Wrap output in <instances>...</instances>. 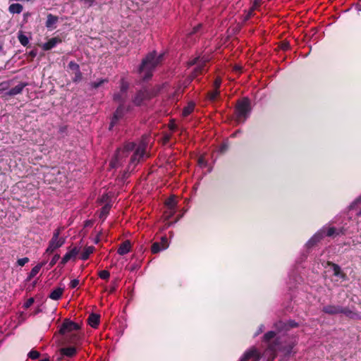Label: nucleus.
Here are the masks:
<instances>
[{"label":"nucleus","mask_w":361,"mask_h":361,"mask_svg":"<svg viewBox=\"0 0 361 361\" xmlns=\"http://www.w3.org/2000/svg\"><path fill=\"white\" fill-rule=\"evenodd\" d=\"M164 54L157 56L155 51L149 53L142 61L138 68V73L143 81L149 80L156 67L163 61Z\"/></svg>","instance_id":"obj_1"},{"label":"nucleus","mask_w":361,"mask_h":361,"mask_svg":"<svg viewBox=\"0 0 361 361\" xmlns=\"http://www.w3.org/2000/svg\"><path fill=\"white\" fill-rule=\"evenodd\" d=\"M252 111L251 102L248 97L237 100L235 106V118L239 123H243L250 117Z\"/></svg>","instance_id":"obj_2"},{"label":"nucleus","mask_w":361,"mask_h":361,"mask_svg":"<svg viewBox=\"0 0 361 361\" xmlns=\"http://www.w3.org/2000/svg\"><path fill=\"white\" fill-rule=\"evenodd\" d=\"M322 311L331 316L341 314L350 319H357L359 318V314L348 306L343 307L338 305L329 304L323 306Z\"/></svg>","instance_id":"obj_3"},{"label":"nucleus","mask_w":361,"mask_h":361,"mask_svg":"<svg viewBox=\"0 0 361 361\" xmlns=\"http://www.w3.org/2000/svg\"><path fill=\"white\" fill-rule=\"evenodd\" d=\"M136 145L134 142H128L125 144L123 148H118L111 161L110 165L112 168H117L121 166L123 160L127 157L130 152L135 149Z\"/></svg>","instance_id":"obj_4"},{"label":"nucleus","mask_w":361,"mask_h":361,"mask_svg":"<svg viewBox=\"0 0 361 361\" xmlns=\"http://www.w3.org/2000/svg\"><path fill=\"white\" fill-rule=\"evenodd\" d=\"M276 334L274 331H269L267 332L264 336L262 341L267 343V349L270 350L274 354L276 353V351L282 350L283 346L280 341L279 338H276ZM276 355H274L273 358H274Z\"/></svg>","instance_id":"obj_5"},{"label":"nucleus","mask_w":361,"mask_h":361,"mask_svg":"<svg viewBox=\"0 0 361 361\" xmlns=\"http://www.w3.org/2000/svg\"><path fill=\"white\" fill-rule=\"evenodd\" d=\"M61 233V228H58L54 231L53 235L50 241L49 242V245L45 251L47 254L53 253L56 249L62 247L65 242V238H59Z\"/></svg>","instance_id":"obj_6"},{"label":"nucleus","mask_w":361,"mask_h":361,"mask_svg":"<svg viewBox=\"0 0 361 361\" xmlns=\"http://www.w3.org/2000/svg\"><path fill=\"white\" fill-rule=\"evenodd\" d=\"M130 106L126 107L124 104H120L114 111L113 116L111 120V123L109 127V130H111L112 128L117 124L119 120H121L125 115L126 111L130 110Z\"/></svg>","instance_id":"obj_7"},{"label":"nucleus","mask_w":361,"mask_h":361,"mask_svg":"<svg viewBox=\"0 0 361 361\" xmlns=\"http://www.w3.org/2000/svg\"><path fill=\"white\" fill-rule=\"evenodd\" d=\"M79 329H80L79 324L66 319L62 323L59 332L61 335H65L66 333H72L73 331H78Z\"/></svg>","instance_id":"obj_8"},{"label":"nucleus","mask_w":361,"mask_h":361,"mask_svg":"<svg viewBox=\"0 0 361 361\" xmlns=\"http://www.w3.org/2000/svg\"><path fill=\"white\" fill-rule=\"evenodd\" d=\"M68 68L73 72L74 76L72 78V81L74 83L80 82L82 79V73L80 71V66L74 61H71L68 64Z\"/></svg>","instance_id":"obj_9"},{"label":"nucleus","mask_w":361,"mask_h":361,"mask_svg":"<svg viewBox=\"0 0 361 361\" xmlns=\"http://www.w3.org/2000/svg\"><path fill=\"white\" fill-rule=\"evenodd\" d=\"M135 152L131 156L130 159V163L128 164V169H130L133 166V169L137 164L140 161V159L143 157L145 149L143 146H139L136 149L135 148Z\"/></svg>","instance_id":"obj_10"},{"label":"nucleus","mask_w":361,"mask_h":361,"mask_svg":"<svg viewBox=\"0 0 361 361\" xmlns=\"http://www.w3.org/2000/svg\"><path fill=\"white\" fill-rule=\"evenodd\" d=\"M148 100L149 99L144 87L138 90L132 98V102L136 106H140L143 105L144 102Z\"/></svg>","instance_id":"obj_11"},{"label":"nucleus","mask_w":361,"mask_h":361,"mask_svg":"<svg viewBox=\"0 0 361 361\" xmlns=\"http://www.w3.org/2000/svg\"><path fill=\"white\" fill-rule=\"evenodd\" d=\"M319 231H322L324 237H336L344 234V229L343 228L337 229L334 226H323Z\"/></svg>","instance_id":"obj_12"},{"label":"nucleus","mask_w":361,"mask_h":361,"mask_svg":"<svg viewBox=\"0 0 361 361\" xmlns=\"http://www.w3.org/2000/svg\"><path fill=\"white\" fill-rule=\"evenodd\" d=\"M260 355L256 348L246 351L240 358V361H259Z\"/></svg>","instance_id":"obj_13"},{"label":"nucleus","mask_w":361,"mask_h":361,"mask_svg":"<svg viewBox=\"0 0 361 361\" xmlns=\"http://www.w3.org/2000/svg\"><path fill=\"white\" fill-rule=\"evenodd\" d=\"M168 239L166 237H161V242H155L152 245L151 252L153 254H157L160 251L165 250L168 247Z\"/></svg>","instance_id":"obj_14"},{"label":"nucleus","mask_w":361,"mask_h":361,"mask_svg":"<svg viewBox=\"0 0 361 361\" xmlns=\"http://www.w3.org/2000/svg\"><path fill=\"white\" fill-rule=\"evenodd\" d=\"M78 253L79 249L77 247H74L62 257L59 267H63L69 260L75 258Z\"/></svg>","instance_id":"obj_15"},{"label":"nucleus","mask_w":361,"mask_h":361,"mask_svg":"<svg viewBox=\"0 0 361 361\" xmlns=\"http://www.w3.org/2000/svg\"><path fill=\"white\" fill-rule=\"evenodd\" d=\"M324 238L322 231H318L306 243L308 249L316 246Z\"/></svg>","instance_id":"obj_16"},{"label":"nucleus","mask_w":361,"mask_h":361,"mask_svg":"<svg viewBox=\"0 0 361 361\" xmlns=\"http://www.w3.org/2000/svg\"><path fill=\"white\" fill-rule=\"evenodd\" d=\"M27 85V82H20L14 87L10 89L8 91L5 92V97H13L17 94H21L23 89Z\"/></svg>","instance_id":"obj_17"},{"label":"nucleus","mask_w":361,"mask_h":361,"mask_svg":"<svg viewBox=\"0 0 361 361\" xmlns=\"http://www.w3.org/2000/svg\"><path fill=\"white\" fill-rule=\"evenodd\" d=\"M62 42V39L59 37H54L49 39L47 42L44 43L42 46L44 51H49L55 47L58 44Z\"/></svg>","instance_id":"obj_18"},{"label":"nucleus","mask_w":361,"mask_h":361,"mask_svg":"<svg viewBox=\"0 0 361 361\" xmlns=\"http://www.w3.org/2000/svg\"><path fill=\"white\" fill-rule=\"evenodd\" d=\"M176 204H177V202H176V198H175L174 196H170L166 200L165 204L168 207V209H169V214L167 218L171 217L176 212L175 209H176Z\"/></svg>","instance_id":"obj_19"},{"label":"nucleus","mask_w":361,"mask_h":361,"mask_svg":"<svg viewBox=\"0 0 361 361\" xmlns=\"http://www.w3.org/2000/svg\"><path fill=\"white\" fill-rule=\"evenodd\" d=\"M206 63H207V61L204 60L203 61H201L200 63H198L197 67H195L194 68L193 71L192 72V73H191V75L190 76L191 80H194L198 75H200L203 73V71L204 70V66L206 65Z\"/></svg>","instance_id":"obj_20"},{"label":"nucleus","mask_w":361,"mask_h":361,"mask_svg":"<svg viewBox=\"0 0 361 361\" xmlns=\"http://www.w3.org/2000/svg\"><path fill=\"white\" fill-rule=\"evenodd\" d=\"M58 20H59L58 16H54L51 13H49L47 16V21H46L45 25L48 29H51V30L54 29V28H56L55 25L58 22Z\"/></svg>","instance_id":"obj_21"},{"label":"nucleus","mask_w":361,"mask_h":361,"mask_svg":"<svg viewBox=\"0 0 361 361\" xmlns=\"http://www.w3.org/2000/svg\"><path fill=\"white\" fill-rule=\"evenodd\" d=\"M131 244L129 240L123 242L118 248L117 252L120 255H124L130 251Z\"/></svg>","instance_id":"obj_22"},{"label":"nucleus","mask_w":361,"mask_h":361,"mask_svg":"<svg viewBox=\"0 0 361 361\" xmlns=\"http://www.w3.org/2000/svg\"><path fill=\"white\" fill-rule=\"evenodd\" d=\"M144 88L145 89V91L147 93V97L149 100L157 96L161 90V87L159 85H157L152 87H145Z\"/></svg>","instance_id":"obj_23"},{"label":"nucleus","mask_w":361,"mask_h":361,"mask_svg":"<svg viewBox=\"0 0 361 361\" xmlns=\"http://www.w3.org/2000/svg\"><path fill=\"white\" fill-rule=\"evenodd\" d=\"M100 316L97 314L92 313L88 317V324L92 328H97L99 324Z\"/></svg>","instance_id":"obj_24"},{"label":"nucleus","mask_w":361,"mask_h":361,"mask_svg":"<svg viewBox=\"0 0 361 361\" xmlns=\"http://www.w3.org/2000/svg\"><path fill=\"white\" fill-rule=\"evenodd\" d=\"M66 341L71 344H78L80 340V336L78 333H70L65 337Z\"/></svg>","instance_id":"obj_25"},{"label":"nucleus","mask_w":361,"mask_h":361,"mask_svg":"<svg viewBox=\"0 0 361 361\" xmlns=\"http://www.w3.org/2000/svg\"><path fill=\"white\" fill-rule=\"evenodd\" d=\"M328 265L332 267L334 276H340L342 279L345 278V274L342 272L341 267L337 264L328 262Z\"/></svg>","instance_id":"obj_26"},{"label":"nucleus","mask_w":361,"mask_h":361,"mask_svg":"<svg viewBox=\"0 0 361 361\" xmlns=\"http://www.w3.org/2000/svg\"><path fill=\"white\" fill-rule=\"evenodd\" d=\"M60 352L62 355H66L67 357H71L76 354L77 350L75 347L71 346L68 348H61Z\"/></svg>","instance_id":"obj_27"},{"label":"nucleus","mask_w":361,"mask_h":361,"mask_svg":"<svg viewBox=\"0 0 361 361\" xmlns=\"http://www.w3.org/2000/svg\"><path fill=\"white\" fill-rule=\"evenodd\" d=\"M280 326L286 331H288L290 329L296 328L298 326V324L294 320H289L286 323L280 322L279 323Z\"/></svg>","instance_id":"obj_28"},{"label":"nucleus","mask_w":361,"mask_h":361,"mask_svg":"<svg viewBox=\"0 0 361 361\" xmlns=\"http://www.w3.org/2000/svg\"><path fill=\"white\" fill-rule=\"evenodd\" d=\"M220 96V90H213L207 93V98L211 102H216Z\"/></svg>","instance_id":"obj_29"},{"label":"nucleus","mask_w":361,"mask_h":361,"mask_svg":"<svg viewBox=\"0 0 361 361\" xmlns=\"http://www.w3.org/2000/svg\"><path fill=\"white\" fill-rule=\"evenodd\" d=\"M63 293V288H56L51 292L49 297L52 300H58L61 298Z\"/></svg>","instance_id":"obj_30"},{"label":"nucleus","mask_w":361,"mask_h":361,"mask_svg":"<svg viewBox=\"0 0 361 361\" xmlns=\"http://www.w3.org/2000/svg\"><path fill=\"white\" fill-rule=\"evenodd\" d=\"M23 6L18 3L12 4L8 7V11L11 13L15 14V13H20L23 11Z\"/></svg>","instance_id":"obj_31"},{"label":"nucleus","mask_w":361,"mask_h":361,"mask_svg":"<svg viewBox=\"0 0 361 361\" xmlns=\"http://www.w3.org/2000/svg\"><path fill=\"white\" fill-rule=\"evenodd\" d=\"M111 204H106L105 205H104L101 210H100V212H99V219H101L102 220V221H104L106 216H108L109 213V211L111 209Z\"/></svg>","instance_id":"obj_32"},{"label":"nucleus","mask_w":361,"mask_h":361,"mask_svg":"<svg viewBox=\"0 0 361 361\" xmlns=\"http://www.w3.org/2000/svg\"><path fill=\"white\" fill-rule=\"evenodd\" d=\"M94 251V247L88 246L85 247L83 252L81 253L80 259L82 260H87L90 255Z\"/></svg>","instance_id":"obj_33"},{"label":"nucleus","mask_w":361,"mask_h":361,"mask_svg":"<svg viewBox=\"0 0 361 361\" xmlns=\"http://www.w3.org/2000/svg\"><path fill=\"white\" fill-rule=\"evenodd\" d=\"M195 109V104L193 102H189L186 106H185L182 111L183 117L189 116Z\"/></svg>","instance_id":"obj_34"},{"label":"nucleus","mask_w":361,"mask_h":361,"mask_svg":"<svg viewBox=\"0 0 361 361\" xmlns=\"http://www.w3.org/2000/svg\"><path fill=\"white\" fill-rule=\"evenodd\" d=\"M42 267L43 264H37L35 267H34L29 273L27 280H31L32 278H34L39 273Z\"/></svg>","instance_id":"obj_35"},{"label":"nucleus","mask_w":361,"mask_h":361,"mask_svg":"<svg viewBox=\"0 0 361 361\" xmlns=\"http://www.w3.org/2000/svg\"><path fill=\"white\" fill-rule=\"evenodd\" d=\"M18 39L20 43L24 47H26L29 44L28 37L25 36L22 32L18 33Z\"/></svg>","instance_id":"obj_36"},{"label":"nucleus","mask_w":361,"mask_h":361,"mask_svg":"<svg viewBox=\"0 0 361 361\" xmlns=\"http://www.w3.org/2000/svg\"><path fill=\"white\" fill-rule=\"evenodd\" d=\"M125 99L126 95L120 92L114 94V100L115 102H119L120 104H124Z\"/></svg>","instance_id":"obj_37"},{"label":"nucleus","mask_w":361,"mask_h":361,"mask_svg":"<svg viewBox=\"0 0 361 361\" xmlns=\"http://www.w3.org/2000/svg\"><path fill=\"white\" fill-rule=\"evenodd\" d=\"M98 276L103 280H109L110 277V272L108 270H101L98 272Z\"/></svg>","instance_id":"obj_38"},{"label":"nucleus","mask_w":361,"mask_h":361,"mask_svg":"<svg viewBox=\"0 0 361 361\" xmlns=\"http://www.w3.org/2000/svg\"><path fill=\"white\" fill-rule=\"evenodd\" d=\"M128 89V83L125 82L123 80H121V87H120V92L126 94L127 90Z\"/></svg>","instance_id":"obj_39"},{"label":"nucleus","mask_w":361,"mask_h":361,"mask_svg":"<svg viewBox=\"0 0 361 361\" xmlns=\"http://www.w3.org/2000/svg\"><path fill=\"white\" fill-rule=\"evenodd\" d=\"M221 82H222L221 78L219 76L216 77L213 83L214 89L219 90V88L221 85Z\"/></svg>","instance_id":"obj_40"},{"label":"nucleus","mask_w":361,"mask_h":361,"mask_svg":"<svg viewBox=\"0 0 361 361\" xmlns=\"http://www.w3.org/2000/svg\"><path fill=\"white\" fill-rule=\"evenodd\" d=\"M60 259V255L56 254L52 257L51 260L49 262V268L53 267L57 262V261Z\"/></svg>","instance_id":"obj_41"},{"label":"nucleus","mask_w":361,"mask_h":361,"mask_svg":"<svg viewBox=\"0 0 361 361\" xmlns=\"http://www.w3.org/2000/svg\"><path fill=\"white\" fill-rule=\"evenodd\" d=\"M40 355V353L37 351V350H31L29 353H28V357L32 359V360H36L37 359Z\"/></svg>","instance_id":"obj_42"},{"label":"nucleus","mask_w":361,"mask_h":361,"mask_svg":"<svg viewBox=\"0 0 361 361\" xmlns=\"http://www.w3.org/2000/svg\"><path fill=\"white\" fill-rule=\"evenodd\" d=\"M204 60H202L200 59V57H196V58H194L192 59V60H190L188 62V65L189 66H194V65H198V63H200L201 61H203Z\"/></svg>","instance_id":"obj_43"},{"label":"nucleus","mask_w":361,"mask_h":361,"mask_svg":"<svg viewBox=\"0 0 361 361\" xmlns=\"http://www.w3.org/2000/svg\"><path fill=\"white\" fill-rule=\"evenodd\" d=\"M108 80L106 79H101L99 81H95L92 83V87L97 89L99 87L102 85H103L104 82H106Z\"/></svg>","instance_id":"obj_44"},{"label":"nucleus","mask_w":361,"mask_h":361,"mask_svg":"<svg viewBox=\"0 0 361 361\" xmlns=\"http://www.w3.org/2000/svg\"><path fill=\"white\" fill-rule=\"evenodd\" d=\"M11 81H4L0 83V91L8 90Z\"/></svg>","instance_id":"obj_45"},{"label":"nucleus","mask_w":361,"mask_h":361,"mask_svg":"<svg viewBox=\"0 0 361 361\" xmlns=\"http://www.w3.org/2000/svg\"><path fill=\"white\" fill-rule=\"evenodd\" d=\"M30 259L28 257H23L18 259L17 261V264L18 266L23 267L25 264L29 262Z\"/></svg>","instance_id":"obj_46"},{"label":"nucleus","mask_w":361,"mask_h":361,"mask_svg":"<svg viewBox=\"0 0 361 361\" xmlns=\"http://www.w3.org/2000/svg\"><path fill=\"white\" fill-rule=\"evenodd\" d=\"M35 302V300L33 298H30L27 300V301L24 303L23 307L25 309L29 308Z\"/></svg>","instance_id":"obj_47"},{"label":"nucleus","mask_w":361,"mask_h":361,"mask_svg":"<svg viewBox=\"0 0 361 361\" xmlns=\"http://www.w3.org/2000/svg\"><path fill=\"white\" fill-rule=\"evenodd\" d=\"M117 288V283L116 281H112L111 285L108 290L110 294L114 293Z\"/></svg>","instance_id":"obj_48"},{"label":"nucleus","mask_w":361,"mask_h":361,"mask_svg":"<svg viewBox=\"0 0 361 361\" xmlns=\"http://www.w3.org/2000/svg\"><path fill=\"white\" fill-rule=\"evenodd\" d=\"M79 284V280L78 279H73L72 281H71L70 283H69V288H76Z\"/></svg>","instance_id":"obj_49"},{"label":"nucleus","mask_w":361,"mask_h":361,"mask_svg":"<svg viewBox=\"0 0 361 361\" xmlns=\"http://www.w3.org/2000/svg\"><path fill=\"white\" fill-rule=\"evenodd\" d=\"M261 1L262 0H254L253 4L250 8L254 11L257 9L261 5Z\"/></svg>","instance_id":"obj_50"},{"label":"nucleus","mask_w":361,"mask_h":361,"mask_svg":"<svg viewBox=\"0 0 361 361\" xmlns=\"http://www.w3.org/2000/svg\"><path fill=\"white\" fill-rule=\"evenodd\" d=\"M361 202V196H360L358 198H357L350 206V208L351 209H354L356 206Z\"/></svg>","instance_id":"obj_51"},{"label":"nucleus","mask_w":361,"mask_h":361,"mask_svg":"<svg viewBox=\"0 0 361 361\" xmlns=\"http://www.w3.org/2000/svg\"><path fill=\"white\" fill-rule=\"evenodd\" d=\"M37 54V49H32L28 53V56H30L32 59H34L35 57H36Z\"/></svg>","instance_id":"obj_52"},{"label":"nucleus","mask_w":361,"mask_h":361,"mask_svg":"<svg viewBox=\"0 0 361 361\" xmlns=\"http://www.w3.org/2000/svg\"><path fill=\"white\" fill-rule=\"evenodd\" d=\"M253 12H254V10L250 8L245 17V20H249L253 16Z\"/></svg>","instance_id":"obj_53"},{"label":"nucleus","mask_w":361,"mask_h":361,"mask_svg":"<svg viewBox=\"0 0 361 361\" xmlns=\"http://www.w3.org/2000/svg\"><path fill=\"white\" fill-rule=\"evenodd\" d=\"M171 139V135H165L164 137H163V143L164 144H167L169 140Z\"/></svg>","instance_id":"obj_54"},{"label":"nucleus","mask_w":361,"mask_h":361,"mask_svg":"<svg viewBox=\"0 0 361 361\" xmlns=\"http://www.w3.org/2000/svg\"><path fill=\"white\" fill-rule=\"evenodd\" d=\"M289 47H290V45H289L288 42H283L281 44V48L283 50H286V49H289Z\"/></svg>","instance_id":"obj_55"},{"label":"nucleus","mask_w":361,"mask_h":361,"mask_svg":"<svg viewBox=\"0 0 361 361\" xmlns=\"http://www.w3.org/2000/svg\"><path fill=\"white\" fill-rule=\"evenodd\" d=\"M80 1H83L85 4H87L90 6H92L94 0H80Z\"/></svg>","instance_id":"obj_56"},{"label":"nucleus","mask_w":361,"mask_h":361,"mask_svg":"<svg viewBox=\"0 0 361 361\" xmlns=\"http://www.w3.org/2000/svg\"><path fill=\"white\" fill-rule=\"evenodd\" d=\"M200 27H202V25L201 24H199L198 25L195 26L194 28H193V33H196L199 31V30L200 29Z\"/></svg>","instance_id":"obj_57"},{"label":"nucleus","mask_w":361,"mask_h":361,"mask_svg":"<svg viewBox=\"0 0 361 361\" xmlns=\"http://www.w3.org/2000/svg\"><path fill=\"white\" fill-rule=\"evenodd\" d=\"M169 128L172 131H174L176 129V125L175 123H171L169 125Z\"/></svg>","instance_id":"obj_58"},{"label":"nucleus","mask_w":361,"mask_h":361,"mask_svg":"<svg viewBox=\"0 0 361 361\" xmlns=\"http://www.w3.org/2000/svg\"><path fill=\"white\" fill-rule=\"evenodd\" d=\"M356 8L359 11H361V0H359L356 4Z\"/></svg>","instance_id":"obj_59"},{"label":"nucleus","mask_w":361,"mask_h":361,"mask_svg":"<svg viewBox=\"0 0 361 361\" xmlns=\"http://www.w3.org/2000/svg\"><path fill=\"white\" fill-rule=\"evenodd\" d=\"M198 161H199V164H204V159H203L202 157H200V158L199 159Z\"/></svg>","instance_id":"obj_60"},{"label":"nucleus","mask_w":361,"mask_h":361,"mask_svg":"<svg viewBox=\"0 0 361 361\" xmlns=\"http://www.w3.org/2000/svg\"><path fill=\"white\" fill-rule=\"evenodd\" d=\"M263 325H261L259 331L256 333L255 336L258 335L259 333L262 332Z\"/></svg>","instance_id":"obj_61"},{"label":"nucleus","mask_w":361,"mask_h":361,"mask_svg":"<svg viewBox=\"0 0 361 361\" xmlns=\"http://www.w3.org/2000/svg\"><path fill=\"white\" fill-rule=\"evenodd\" d=\"M226 148L227 147L226 145H223L221 147V152H224V151L226 150Z\"/></svg>","instance_id":"obj_62"},{"label":"nucleus","mask_w":361,"mask_h":361,"mask_svg":"<svg viewBox=\"0 0 361 361\" xmlns=\"http://www.w3.org/2000/svg\"><path fill=\"white\" fill-rule=\"evenodd\" d=\"M90 225H91V221H85V226H89Z\"/></svg>","instance_id":"obj_63"},{"label":"nucleus","mask_w":361,"mask_h":361,"mask_svg":"<svg viewBox=\"0 0 361 361\" xmlns=\"http://www.w3.org/2000/svg\"><path fill=\"white\" fill-rule=\"evenodd\" d=\"M99 235H98L96 237L95 240H94V243H99Z\"/></svg>","instance_id":"obj_64"}]
</instances>
